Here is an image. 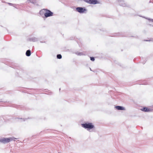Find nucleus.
<instances>
[{"label": "nucleus", "instance_id": "obj_1", "mask_svg": "<svg viewBox=\"0 0 153 153\" xmlns=\"http://www.w3.org/2000/svg\"><path fill=\"white\" fill-rule=\"evenodd\" d=\"M82 127L86 129L87 130L90 132L91 130L94 128V126L93 123H86L81 124Z\"/></svg>", "mask_w": 153, "mask_h": 153}, {"label": "nucleus", "instance_id": "obj_2", "mask_svg": "<svg viewBox=\"0 0 153 153\" xmlns=\"http://www.w3.org/2000/svg\"><path fill=\"white\" fill-rule=\"evenodd\" d=\"M40 13L41 15L44 14L46 17L52 16L53 15V13L52 12L45 9H44L41 10L40 11Z\"/></svg>", "mask_w": 153, "mask_h": 153}, {"label": "nucleus", "instance_id": "obj_3", "mask_svg": "<svg viewBox=\"0 0 153 153\" xmlns=\"http://www.w3.org/2000/svg\"><path fill=\"white\" fill-rule=\"evenodd\" d=\"M17 139L14 137H10L9 138H2L0 139V142L4 144L8 143L12 141H15Z\"/></svg>", "mask_w": 153, "mask_h": 153}, {"label": "nucleus", "instance_id": "obj_4", "mask_svg": "<svg viewBox=\"0 0 153 153\" xmlns=\"http://www.w3.org/2000/svg\"><path fill=\"white\" fill-rule=\"evenodd\" d=\"M84 1L89 4H95L99 3L97 0H84Z\"/></svg>", "mask_w": 153, "mask_h": 153}, {"label": "nucleus", "instance_id": "obj_5", "mask_svg": "<svg viewBox=\"0 0 153 153\" xmlns=\"http://www.w3.org/2000/svg\"><path fill=\"white\" fill-rule=\"evenodd\" d=\"M76 9L77 12L81 13H83L86 10L85 8L81 7H78L76 8Z\"/></svg>", "mask_w": 153, "mask_h": 153}, {"label": "nucleus", "instance_id": "obj_6", "mask_svg": "<svg viewBox=\"0 0 153 153\" xmlns=\"http://www.w3.org/2000/svg\"><path fill=\"white\" fill-rule=\"evenodd\" d=\"M115 108L118 110H126L124 107L120 106H116L115 107Z\"/></svg>", "mask_w": 153, "mask_h": 153}, {"label": "nucleus", "instance_id": "obj_7", "mask_svg": "<svg viewBox=\"0 0 153 153\" xmlns=\"http://www.w3.org/2000/svg\"><path fill=\"white\" fill-rule=\"evenodd\" d=\"M118 2L123 7H125L126 6V4L125 3L124 1L121 0H117Z\"/></svg>", "mask_w": 153, "mask_h": 153}, {"label": "nucleus", "instance_id": "obj_8", "mask_svg": "<svg viewBox=\"0 0 153 153\" xmlns=\"http://www.w3.org/2000/svg\"><path fill=\"white\" fill-rule=\"evenodd\" d=\"M26 54L27 56H29L31 54L30 51V50H28L27 51Z\"/></svg>", "mask_w": 153, "mask_h": 153}, {"label": "nucleus", "instance_id": "obj_9", "mask_svg": "<svg viewBox=\"0 0 153 153\" xmlns=\"http://www.w3.org/2000/svg\"><path fill=\"white\" fill-rule=\"evenodd\" d=\"M142 110L145 112H148L149 111V109L146 108H144L142 109Z\"/></svg>", "mask_w": 153, "mask_h": 153}, {"label": "nucleus", "instance_id": "obj_10", "mask_svg": "<svg viewBox=\"0 0 153 153\" xmlns=\"http://www.w3.org/2000/svg\"><path fill=\"white\" fill-rule=\"evenodd\" d=\"M30 41L33 42H36L37 41V39L35 37L32 38L30 39Z\"/></svg>", "mask_w": 153, "mask_h": 153}, {"label": "nucleus", "instance_id": "obj_11", "mask_svg": "<svg viewBox=\"0 0 153 153\" xmlns=\"http://www.w3.org/2000/svg\"><path fill=\"white\" fill-rule=\"evenodd\" d=\"M57 58L60 59L62 58V56L60 54H58L57 56Z\"/></svg>", "mask_w": 153, "mask_h": 153}, {"label": "nucleus", "instance_id": "obj_12", "mask_svg": "<svg viewBox=\"0 0 153 153\" xmlns=\"http://www.w3.org/2000/svg\"><path fill=\"white\" fill-rule=\"evenodd\" d=\"M90 59L91 60L93 61H94L95 60L94 58L93 57H91Z\"/></svg>", "mask_w": 153, "mask_h": 153}, {"label": "nucleus", "instance_id": "obj_13", "mask_svg": "<svg viewBox=\"0 0 153 153\" xmlns=\"http://www.w3.org/2000/svg\"><path fill=\"white\" fill-rule=\"evenodd\" d=\"M27 1H29L30 2H31L32 3H33V4H35V3H34V1H30V0H27Z\"/></svg>", "mask_w": 153, "mask_h": 153}, {"label": "nucleus", "instance_id": "obj_14", "mask_svg": "<svg viewBox=\"0 0 153 153\" xmlns=\"http://www.w3.org/2000/svg\"><path fill=\"white\" fill-rule=\"evenodd\" d=\"M77 54L78 55H82V53H77Z\"/></svg>", "mask_w": 153, "mask_h": 153}, {"label": "nucleus", "instance_id": "obj_15", "mask_svg": "<svg viewBox=\"0 0 153 153\" xmlns=\"http://www.w3.org/2000/svg\"><path fill=\"white\" fill-rule=\"evenodd\" d=\"M8 4H10H10H11V3H8Z\"/></svg>", "mask_w": 153, "mask_h": 153}, {"label": "nucleus", "instance_id": "obj_16", "mask_svg": "<svg viewBox=\"0 0 153 153\" xmlns=\"http://www.w3.org/2000/svg\"><path fill=\"white\" fill-rule=\"evenodd\" d=\"M151 21H152V22H153V19H152V20H151Z\"/></svg>", "mask_w": 153, "mask_h": 153}, {"label": "nucleus", "instance_id": "obj_17", "mask_svg": "<svg viewBox=\"0 0 153 153\" xmlns=\"http://www.w3.org/2000/svg\"><path fill=\"white\" fill-rule=\"evenodd\" d=\"M58 153H60V152H58Z\"/></svg>", "mask_w": 153, "mask_h": 153}]
</instances>
